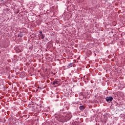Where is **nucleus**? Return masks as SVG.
I'll return each instance as SVG.
<instances>
[{
    "label": "nucleus",
    "instance_id": "0eeeda50",
    "mask_svg": "<svg viewBox=\"0 0 125 125\" xmlns=\"http://www.w3.org/2000/svg\"><path fill=\"white\" fill-rule=\"evenodd\" d=\"M40 35H42L43 34H42V31H40Z\"/></svg>",
    "mask_w": 125,
    "mask_h": 125
},
{
    "label": "nucleus",
    "instance_id": "7ed1b4c3",
    "mask_svg": "<svg viewBox=\"0 0 125 125\" xmlns=\"http://www.w3.org/2000/svg\"><path fill=\"white\" fill-rule=\"evenodd\" d=\"M60 82V79H56L55 81L53 82L52 84L55 85V84H58Z\"/></svg>",
    "mask_w": 125,
    "mask_h": 125
},
{
    "label": "nucleus",
    "instance_id": "f257e3e1",
    "mask_svg": "<svg viewBox=\"0 0 125 125\" xmlns=\"http://www.w3.org/2000/svg\"><path fill=\"white\" fill-rule=\"evenodd\" d=\"M71 120V115L69 114H67L65 117H62V119L61 120V123H65L70 121Z\"/></svg>",
    "mask_w": 125,
    "mask_h": 125
},
{
    "label": "nucleus",
    "instance_id": "1a4fd4ad",
    "mask_svg": "<svg viewBox=\"0 0 125 125\" xmlns=\"http://www.w3.org/2000/svg\"><path fill=\"white\" fill-rule=\"evenodd\" d=\"M18 37H22V36H21L20 35H18Z\"/></svg>",
    "mask_w": 125,
    "mask_h": 125
},
{
    "label": "nucleus",
    "instance_id": "423d86ee",
    "mask_svg": "<svg viewBox=\"0 0 125 125\" xmlns=\"http://www.w3.org/2000/svg\"><path fill=\"white\" fill-rule=\"evenodd\" d=\"M68 67H72V63L68 64Z\"/></svg>",
    "mask_w": 125,
    "mask_h": 125
},
{
    "label": "nucleus",
    "instance_id": "20e7f679",
    "mask_svg": "<svg viewBox=\"0 0 125 125\" xmlns=\"http://www.w3.org/2000/svg\"><path fill=\"white\" fill-rule=\"evenodd\" d=\"M79 109L81 111H83L84 109H85V107H84L83 105H81L79 107Z\"/></svg>",
    "mask_w": 125,
    "mask_h": 125
},
{
    "label": "nucleus",
    "instance_id": "f03ea898",
    "mask_svg": "<svg viewBox=\"0 0 125 125\" xmlns=\"http://www.w3.org/2000/svg\"><path fill=\"white\" fill-rule=\"evenodd\" d=\"M113 99H114V98H112V97H107L105 98L106 101H107V102L108 103H111V102L113 101Z\"/></svg>",
    "mask_w": 125,
    "mask_h": 125
},
{
    "label": "nucleus",
    "instance_id": "6e6552de",
    "mask_svg": "<svg viewBox=\"0 0 125 125\" xmlns=\"http://www.w3.org/2000/svg\"><path fill=\"white\" fill-rule=\"evenodd\" d=\"M38 88H39V89H42V88L41 87H38Z\"/></svg>",
    "mask_w": 125,
    "mask_h": 125
},
{
    "label": "nucleus",
    "instance_id": "39448f33",
    "mask_svg": "<svg viewBox=\"0 0 125 125\" xmlns=\"http://www.w3.org/2000/svg\"><path fill=\"white\" fill-rule=\"evenodd\" d=\"M39 37L41 38V39H44V35L43 34H39Z\"/></svg>",
    "mask_w": 125,
    "mask_h": 125
}]
</instances>
